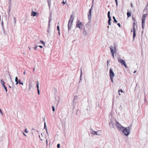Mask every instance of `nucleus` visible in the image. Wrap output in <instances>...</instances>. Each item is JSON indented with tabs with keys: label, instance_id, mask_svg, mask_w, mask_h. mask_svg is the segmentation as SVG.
<instances>
[{
	"label": "nucleus",
	"instance_id": "obj_1",
	"mask_svg": "<svg viewBox=\"0 0 148 148\" xmlns=\"http://www.w3.org/2000/svg\"><path fill=\"white\" fill-rule=\"evenodd\" d=\"M130 128L128 127H124L122 130L123 134L126 136H128L130 133Z\"/></svg>",
	"mask_w": 148,
	"mask_h": 148
},
{
	"label": "nucleus",
	"instance_id": "obj_2",
	"mask_svg": "<svg viewBox=\"0 0 148 148\" xmlns=\"http://www.w3.org/2000/svg\"><path fill=\"white\" fill-rule=\"evenodd\" d=\"M73 15H71L69 21L68 25L69 30H70L71 27L72 25V23L74 19V18L73 17Z\"/></svg>",
	"mask_w": 148,
	"mask_h": 148
},
{
	"label": "nucleus",
	"instance_id": "obj_3",
	"mask_svg": "<svg viewBox=\"0 0 148 148\" xmlns=\"http://www.w3.org/2000/svg\"><path fill=\"white\" fill-rule=\"evenodd\" d=\"M111 53H112L113 58H114V54L116 51V46L115 45L114 46L111 45L110 47Z\"/></svg>",
	"mask_w": 148,
	"mask_h": 148
},
{
	"label": "nucleus",
	"instance_id": "obj_4",
	"mask_svg": "<svg viewBox=\"0 0 148 148\" xmlns=\"http://www.w3.org/2000/svg\"><path fill=\"white\" fill-rule=\"evenodd\" d=\"M115 76V74L113 72V70L112 69H110V76L111 79V82H113V78Z\"/></svg>",
	"mask_w": 148,
	"mask_h": 148
},
{
	"label": "nucleus",
	"instance_id": "obj_5",
	"mask_svg": "<svg viewBox=\"0 0 148 148\" xmlns=\"http://www.w3.org/2000/svg\"><path fill=\"white\" fill-rule=\"evenodd\" d=\"M118 62L120 63L121 65H124L126 68H127L125 62L124 60L121 59L120 57H119L118 58Z\"/></svg>",
	"mask_w": 148,
	"mask_h": 148
},
{
	"label": "nucleus",
	"instance_id": "obj_6",
	"mask_svg": "<svg viewBox=\"0 0 148 148\" xmlns=\"http://www.w3.org/2000/svg\"><path fill=\"white\" fill-rule=\"evenodd\" d=\"M83 25L82 22H81L80 21H78L76 23V27L79 28L80 29H83L82 26Z\"/></svg>",
	"mask_w": 148,
	"mask_h": 148
},
{
	"label": "nucleus",
	"instance_id": "obj_7",
	"mask_svg": "<svg viewBox=\"0 0 148 148\" xmlns=\"http://www.w3.org/2000/svg\"><path fill=\"white\" fill-rule=\"evenodd\" d=\"M39 137L41 140H46V144L47 145L48 141L47 139H46V137L44 134H41L39 136Z\"/></svg>",
	"mask_w": 148,
	"mask_h": 148
},
{
	"label": "nucleus",
	"instance_id": "obj_8",
	"mask_svg": "<svg viewBox=\"0 0 148 148\" xmlns=\"http://www.w3.org/2000/svg\"><path fill=\"white\" fill-rule=\"evenodd\" d=\"M91 133L93 134L101 136V130H98L97 131H92Z\"/></svg>",
	"mask_w": 148,
	"mask_h": 148
},
{
	"label": "nucleus",
	"instance_id": "obj_9",
	"mask_svg": "<svg viewBox=\"0 0 148 148\" xmlns=\"http://www.w3.org/2000/svg\"><path fill=\"white\" fill-rule=\"evenodd\" d=\"M116 125L117 128L120 131H121L124 127L122 126L118 122H116Z\"/></svg>",
	"mask_w": 148,
	"mask_h": 148
},
{
	"label": "nucleus",
	"instance_id": "obj_10",
	"mask_svg": "<svg viewBox=\"0 0 148 148\" xmlns=\"http://www.w3.org/2000/svg\"><path fill=\"white\" fill-rule=\"evenodd\" d=\"M1 83L3 85V86L4 87V89H5V90L6 92H7L8 91V90L6 86L5 85V82L2 79H1L0 80Z\"/></svg>",
	"mask_w": 148,
	"mask_h": 148
},
{
	"label": "nucleus",
	"instance_id": "obj_11",
	"mask_svg": "<svg viewBox=\"0 0 148 148\" xmlns=\"http://www.w3.org/2000/svg\"><path fill=\"white\" fill-rule=\"evenodd\" d=\"M30 47L31 48L34 49L35 50H37V45H36V43H32L30 45Z\"/></svg>",
	"mask_w": 148,
	"mask_h": 148
},
{
	"label": "nucleus",
	"instance_id": "obj_12",
	"mask_svg": "<svg viewBox=\"0 0 148 148\" xmlns=\"http://www.w3.org/2000/svg\"><path fill=\"white\" fill-rule=\"evenodd\" d=\"M31 132L32 134L34 136V135H36V132L34 129L32 128V130Z\"/></svg>",
	"mask_w": 148,
	"mask_h": 148
},
{
	"label": "nucleus",
	"instance_id": "obj_13",
	"mask_svg": "<svg viewBox=\"0 0 148 148\" xmlns=\"http://www.w3.org/2000/svg\"><path fill=\"white\" fill-rule=\"evenodd\" d=\"M52 106H53L54 107L56 108L58 105V103L57 102H53V103L52 104Z\"/></svg>",
	"mask_w": 148,
	"mask_h": 148
},
{
	"label": "nucleus",
	"instance_id": "obj_14",
	"mask_svg": "<svg viewBox=\"0 0 148 148\" xmlns=\"http://www.w3.org/2000/svg\"><path fill=\"white\" fill-rule=\"evenodd\" d=\"M37 14V12H34L33 10L32 11V15L33 16H36Z\"/></svg>",
	"mask_w": 148,
	"mask_h": 148
},
{
	"label": "nucleus",
	"instance_id": "obj_15",
	"mask_svg": "<svg viewBox=\"0 0 148 148\" xmlns=\"http://www.w3.org/2000/svg\"><path fill=\"white\" fill-rule=\"evenodd\" d=\"M119 95H123L124 92H123V90H119Z\"/></svg>",
	"mask_w": 148,
	"mask_h": 148
},
{
	"label": "nucleus",
	"instance_id": "obj_16",
	"mask_svg": "<svg viewBox=\"0 0 148 148\" xmlns=\"http://www.w3.org/2000/svg\"><path fill=\"white\" fill-rule=\"evenodd\" d=\"M109 125L110 126L113 127L114 126V123L112 121H111L109 123Z\"/></svg>",
	"mask_w": 148,
	"mask_h": 148
},
{
	"label": "nucleus",
	"instance_id": "obj_17",
	"mask_svg": "<svg viewBox=\"0 0 148 148\" xmlns=\"http://www.w3.org/2000/svg\"><path fill=\"white\" fill-rule=\"evenodd\" d=\"M47 1L49 8H50L51 5V0H47Z\"/></svg>",
	"mask_w": 148,
	"mask_h": 148
},
{
	"label": "nucleus",
	"instance_id": "obj_18",
	"mask_svg": "<svg viewBox=\"0 0 148 148\" xmlns=\"http://www.w3.org/2000/svg\"><path fill=\"white\" fill-rule=\"evenodd\" d=\"M147 15V14H143L142 17V19H144L145 20L146 17Z\"/></svg>",
	"mask_w": 148,
	"mask_h": 148
},
{
	"label": "nucleus",
	"instance_id": "obj_19",
	"mask_svg": "<svg viewBox=\"0 0 148 148\" xmlns=\"http://www.w3.org/2000/svg\"><path fill=\"white\" fill-rule=\"evenodd\" d=\"M11 4H10V5L9 6V7H8V14H10V10H11Z\"/></svg>",
	"mask_w": 148,
	"mask_h": 148
},
{
	"label": "nucleus",
	"instance_id": "obj_20",
	"mask_svg": "<svg viewBox=\"0 0 148 148\" xmlns=\"http://www.w3.org/2000/svg\"><path fill=\"white\" fill-rule=\"evenodd\" d=\"M51 18L50 17L49 18V24H48V28L50 27V22L51 21Z\"/></svg>",
	"mask_w": 148,
	"mask_h": 148
},
{
	"label": "nucleus",
	"instance_id": "obj_21",
	"mask_svg": "<svg viewBox=\"0 0 148 148\" xmlns=\"http://www.w3.org/2000/svg\"><path fill=\"white\" fill-rule=\"evenodd\" d=\"M83 34H84V35L85 36H86L87 35V31H86V30H85V29L83 30Z\"/></svg>",
	"mask_w": 148,
	"mask_h": 148
},
{
	"label": "nucleus",
	"instance_id": "obj_22",
	"mask_svg": "<svg viewBox=\"0 0 148 148\" xmlns=\"http://www.w3.org/2000/svg\"><path fill=\"white\" fill-rule=\"evenodd\" d=\"M15 82H16V85L17 84H18V78L17 77H15Z\"/></svg>",
	"mask_w": 148,
	"mask_h": 148
},
{
	"label": "nucleus",
	"instance_id": "obj_23",
	"mask_svg": "<svg viewBox=\"0 0 148 148\" xmlns=\"http://www.w3.org/2000/svg\"><path fill=\"white\" fill-rule=\"evenodd\" d=\"M18 84H21L22 85H23V83L22 82H21V80L20 79H19L18 82Z\"/></svg>",
	"mask_w": 148,
	"mask_h": 148
},
{
	"label": "nucleus",
	"instance_id": "obj_24",
	"mask_svg": "<svg viewBox=\"0 0 148 148\" xmlns=\"http://www.w3.org/2000/svg\"><path fill=\"white\" fill-rule=\"evenodd\" d=\"M109 18V19H108V25H111L110 21H111V18Z\"/></svg>",
	"mask_w": 148,
	"mask_h": 148
},
{
	"label": "nucleus",
	"instance_id": "obj_25",
	"mask_svg": "<svg viewBox=\"0 0 148 148\" xmlns=\"http://www.w3.org/2000/svg\"><path fill=\"white\" fill-rule=\"evenodd\" d=\"M127 15L128 17H130L131 16V13L130 12H128L127 13Z\"/></svg>",
	"mask_w": 148,
	"mask_h": 148
},
{
	"label": "nucleus",
	"instance_id": "obj_26",
	"mask_svg": "<svg viewBox=\"0 0 148 148\" xmlns=\"http://www.w3.org/2000/svg\"><path fill=\"white\" fill-rule=\"evenodd\" d=\"M91 11H92V8H91L89 10V15H88V16L89 17V16L90 17H91Z\"/></svg>",
	"mask_w": 148,
	"mask_h": 148
},
{
	"label": "nucleus",
	"instance_id": "obj_27",
	"mask_svg": "<svg viewBox=\"0 0 148 148\" xmlns=\"http://www.w3.org/2000/svg\"><path fill=\"white\" fill-rule=\"evenodd\" d=\"M33 81L35 82H36V87L37 88V80L36 78H34V80H33Z\"/></svg>",
	"mask_w": 148,
	"mask_h": 148
},
{
	"label": "nucleus",
	"instance_id": "obj_28",
	"mask_svg": "<svg viewBox=\"0 0 148 148\" xmlns=\"http://www.w3.org/2000/svg\"><path fill=\"white\" fill-rule=\"evenodd\" d=\"M145 20L144 19H142V25H145Z\"/></svg>",
	"mask_w": 148,
	"mask_h": 148
},
{
	"label": "nucleus",
	"instance_id": "obj_29",
	"mask_svg": "<svg viewBox=\"0 0 148 148\" xmlns=\"http://www.w3.org/2000/svg\"><path fill=\"white\" fill-rule=\"evenodd\" d=\"M78 97L76 96H75L73 100L74 101H76L77 99H78Z\"/></svg>",
	"mask_w": 148,
	"mask_h": 148
},
{
	"label": "nucleus",
	"instance_id": "obj_30",
	"mask_svg": "<svg viewBox=\"0 0 148 148\" xmlns=\"http://www.w3.org/2000/svg\"><path fill=\"white\" fill-rule=\"evenodd\" d=\"M136 32H133V40H134L135 38V37L136 36Z\"/></svg>",
	"mask_w": 148,
	"mask_h": 148
},
{
	"label": "nucleus",
	"instance_id": "obj_31",
	"mask_svg": "<svg viewBox=\"0 0 148 148\" xmlns=\"http://www.w3.org/2000/svg\"><path fill=\"white\" fill-rule=\"evenodd\" d=\"M134 25L133 28V32H136V28L135 27V25H135V23H134Z\"/></svg>",
	"mask_w": 148,
	"mask_h": 148
},
{
	"label": "nucleus",
	"instance_id": "obj_32",
	"mask_svg": "<svg viewBox=\"0 0 148 148\" xmlns=\"http://www.w3.org/2000/svg\"><path fill=\"white\" fill-rule=\"evenodd\" d=\"M110 11H108V18H111L110 16Z\"/></svg>",
	"mask_w": 148,
	"mask_h": 148
},
{
	"label": "nucleus",
	"instance_id": "obj_33",
	"mask_svg": "<svg viewBox=\"0 0 148 148\" xmlns=\"http://www.w3.org/2000/svg\"><path fill=\"white\" fill-rule=\"evenodd\" d=\"M38 95H40V91L39 89V86H38Z\"/></svg>",
	"mask_w": 148,
	"mask_h": 148
},
{
	"label": "nucleus",
	"instance_id": "obj_34",
	"mask_svg": "<svg viewBox=\"0 0 148 148\" xmlns=\"http://www.w3.org/2000/svg\"><path fill=\"white\" fill-rule=\"evenodd\" d=\"M40 42L43 45H45V42L44 41H42V40H40Z\"/></svg>",
	"mask_w": 148,
	"mask_h": 148
},
{
	"label": "nucleus",
	"instance_id": "obj_35",
	"mask_svg": "<svg viewBox=\"0 0 148 148\" xmlns=\"http://www.w3.org/2000/svg\"><path fill=\"white\" fill-rule=\"evenodd\" d=\"M147 6H148V5H147L146 6L144 10V11H145V10L147 11Z\"/></svg>",
	"mask_w": 148,
	"mask_h": 148
},
{
	"label": "nucleus",
	"instance_id": "obj_36",
	"mask_svg": "<svg viewBox=\"0 0 148 148\" xmlns=\"http://www.w3.org/2000/svg\"><path fill=\"white\" fill-rule=\"evenodd\" d=\"M1 26H2V28L4 27L3 23V21L2 20V22H1Z\"/></svg>",
	"mask_w": 148,
	"mask_h": 148
},
{
	"label": "nucleus",
	"instance_id": "obj_37",
	"mask_svg": "<svg viewBox=\"0 0 148 148\" xmlns=\"http://www.w3.org/2000/svg\"><path fill=\"white\" fill-rule=\"evenodd\" d=\"M55 108L53 106H52V110L53 112H54L55 110Z\"/></svg>",
	"mask_w": 148,
	"mask_h": 148
},
{
	"label": "nucleus",
	"instance_id": "obj_38",
	"mask_svg": "<svg viewBox=\"0 0 148 148\" xmlns=\"http://www.w3.org/2000/svg\"><path fill=\"white\" fill-rule=\"evenodd\" d=\"M57 147L58 148H60V144H58L57 145Z\"/></svg>",
	"mask_w": 148,
	"mask_h": 148
},
{
	"label": "nucleus",
	"instance_id": "obj_39",
	"mask_svg": "<svg viewBox=\"0 0 148 148\" xmlns=\"http://www.w3.org/2000/svg\"><path fill=\"white\" fill-rule=\"evenodd\" d=\"M46 123L45 122L44 123V128L45 129H47V128H46Z\"/></svg>",
	"mask_w": 148,
	"mask_h": 148
},
{
	"label": "nucleus",
	"instance_id": "obj_40",
	"mask_svg": "<svg viewBox=\"0 0 148 148\" xmlns=\"http://www.w3.org/2000/svg\"><path fill=\"white\" fill-rule=\"evenodd\" d=\"M13 19L14 20V23L15 24L16 23V18H15V17H13Z\"/></svg>",
	"mask_w": 148,
	"mask_h": 148
},
{
	"label": "nucleus",
	"instance_id": "obj_41",
	"mask_svg": "<svg viewBox=\"0 0 148 148\" xmlns=\"http://www.w3.org/2000/svg\"><path fill=\"white\" fill-rule=\"evenodd\" d=\"M0 113L2 114V115H3V114L2 112V111L0 109Z\"/></svg>",
	"mask_w": 148,
	"mask_h": 148
},
{
	"label": "nucleus",
	"instance_id": "obj_42",
	"mask_svg": "<svg viewBox=\"0 0 148 148\" xmlns=\"http://www.w3.org/2000/svg\"><path fill=\"white\" fill-rule=\"evenodd\" d=\"M25 132L26 133H27L28 132V131L26 129H25Z\"/></svg>",
	"mask_w": 148,
	"mask_h": 148
},
{
	"label": "nucleus",
	"instance_id": "obj_43",
	"mask_svg": "<svg viewBox=\"0 0 148 148\" xmlns=\"http://www.w3.org/2000/svg\"><path fill=\"white\" fill-rule=\"evenodd\" d=\"M57 29H58V31H60V28H59V26H58L57 27Z\"/></svg>",
	"mask_w": 148,
	"mask_h": 148
},
{
	"label": "nucleus",
	"instance_id": "obj_44",
	"mask_svg": "<svg viewBox=\"0 0 148 148\" xmlns=\"http://www.w3.org/2000/svg\"><path fill=\"white\" fill-rule=\"evenodd\" d=\"M117 25L119 26L120 27H121V25H120V23H118L117 24Z\"/></svg>",
	"mask_w": 148,
	"mask_h": 148
},
{
	"label": "nucleus",
	"instance_id": "obj_45",
	"mask_svg": "<svg viewBox=\"0 0 148 148\" xmlns=\"http://www.w3.org/2000/svg\"><path fill=\"white\" fill-rule=\"evenodd\" d=\"M9 3V4H11V0H9V2H8Z\"/></svg>",
	"mask_w": 148,
	"mask_h": 148
},
{
	"label": "nucleus",
	"instance_id": "obj_46",
	"mask_svg": "<svg viewBox=\"0 0 148 148\" xmlns=\"http://www.w3.org/2000/svg\"><path fill=\"white\" fill-rule=\"evenodd\" d=\"M114 22H115V23H116L117 22V20L115 19H114Z\"/></svg>",
	"mask_w": 148,
	"mask_h": 148
},
{
	"label": "nucleus",
	"instance_id": "obj_47",
	"mask_svg": "<svg viewBox=\"0 0 148 148\" xmlns=\"http://www.w3.org/2000/svg\"><path fill=\"white\" fill-rule=\"evenodd\" d=\"M49 28H48V29L47 30V32L49 33H50V31L49 30Z\"/></svg>",
	"mask_w": 148,
	"mask_h": 148
},
{
	"label": "nucleus",
	"instance_id": "obj_48",
	"mask_svg": "<svg viewBox=\"0 0 148 148\" xmlns=\"http://www.w3.org/2000/svg\"><path fill=\"white\" fill-rule=\"evenodd\" d=\"M144 25H142V27L143 29H144Z\"/></svg>",
	"mask_w": 148,
	"mask_h": 148
},
{
	"label": "nucleus",
	"instance_id": "obj_49",
	"mask_svg": "<svg viewBox=\"0 0 148 148\" xmlns=\"http://www.w3.org/2000/svg\"><path fill=\"white\" fill-rule=\"evenodd\" d=\"M38 47H40L41 48H42L43 47L42 46H41V45H39V46H38Z\"/></svg>",
	"mask_w": 148,
	"mask_h": 148
},
{
	"label": "nucleus",
	"instance_id": "obj_50",
	"mask_svg": "<svg viewBox=\"0 0 148 148\" xmlns=\"http://www.w3.org/2000/svg\"><path fill=\"white\" fill-rule=\"evenodd\" d=\"M131 7L132 8H133V5L132 3H131Z\"/></svg>",
	"mask_w": 148,
	"mask_h": 148
},
{
	"label": "nucleus",
	"instance_id": "obj_51",
	"mask_svg": "<svg viewBox=\"0 0 148 148\" xmlns=\"http://www.w3.org/2000/svg\"><path fill=\"white\" fill-rule=\"evenodd\" d=\"M62 3L63 4H65L66 3V2L63 1L62 2Z\"/></svg>",
	"mask_w": 148,
	"mask_h": 148
},
{
	"label": "nucleus",
	"instance_id": "obj_52",
	"mask_svg": "<svg viewBox=\"0 0 148 148\" xmlns=\"http://www.w3.org/2000/svg\"><path fill=\"white\" fill-rule=\"evenodd\" d=\"M23 134L24 136H26V135L25 134V133H24V132H23Z\"/></svg>",
	"mask_w": 148,
	"mask_h": 148
},
{
	"label": "nucleus",
	"instance_id": "obj_53",
	"mask_svg": "<svg viewBox=\"0 0 148 148\" xmlns=\"http://www.w3.org/2000/svg\"><path fill=\"white\" fill-rule=\"evenodd\" d=\"M113 19H114H114H116V18H115V17H114V16H113Z\"/></svg>",
	"mask_w": 148,
	"mask_h": 148
},
{
	"label": "nucleus",
	"instance_id": "obj_54",
	"mask_svg": "<svg viewBox=\"0 0 148 148\" xmlns=\"http://www.w3.org/2000/svg\"><path fill=\"white\" fill-rule=\"evenodd\" d=\"M116 5L117 6V5H118V2H117V1H116Z\"/></svg>",
	"mask_w": 148,
	"mask_h": 148
},
{
	"label": "nucleus",
	"instance_id": "obj_55",
	"mask_svg": "<svg viewBox=\"0 0 148 148\" xmlns=\"http://www.w3.org/2000/svg\"><path fill=\"white\" fill-rule=\"evenodd\" d=\"M29 49L30 50H31V48L30 47V46L29 47Z\"/></svg>",
	"mask_w": 148,
	"mask_h": 148
},
{
	"label": "nucleus",
	"instance_id": "obj_56",
	"mask_svg": "<svg viewBox=\"0 0 148 148\" xmlns=\"http://www.w3.org/2000/svg\"><path fill=\"white\" fill-rule=\"evenodd\" d=\"M8 87H9V88H11V86H10L9 85V86H8Z\"/></svg>",
	"mask_w": 148,
	"mask_h": 148
},
{
	"label": "nucleus",
	"instance_id": "obj_57",
	"mask_svg": "<svg viewBox=\"0 0 148 148\" xmlns=\"http://www.w3.org/2000/svg\"><path fill=\"white\" fill-rule=\"evenodd\" d=\"M30 86H31V84H30V82L29 83V88H30Z\"/></svg>",
	"mask_w": 148,
	"mask_h": 148
},
{
	"label": "nucleus",
	"instance_id": "obj_58",
	"mask_svg": "<svg viewBox=\"0 0 148 148\" xmlns=\"http://www.w3.org/2000/svg\"><path fill=\"white\" fill-rule=\"evenodd\" d=\"M33 71H34L35 70V68H34L33 69Z\"/></svg>",
	"mask_w": 148,
	"mask_h": 148
},
{
	"label": "nucleus",
	"instance_id": "obj_59",
	"mask_svg": "<svg viewBox=\"0 0 148 148\" xmlns=\"http://www.w3.org/2000/svg\"><path fill=\"white\" fill-rule=\"evenodd\" d=\"M25 71H24V72H23V74H24V75H25Z\"/></svg>",
	"mask_w": 148,
	"mask_h": 148
},
{
	"label": "nucleus",
	"instance_id": "obj_60",
	"mask_svg": "<svg viewBox=\"0 0 148 148\" xmlns=\"http://www.w3.org/2000/svg\"><path fill=\"white\" fill-rule=\"evenodd\" d=\"M58 34H59V35H60V31H59V32H58Z\"/></svg>",
	"mask_w": 148,
	"mask_h": 148
},
{
	"label": "nucleus",
	"instance_id": "obj_61",
	"mask_svg": "<svg viewBox=\"0 0 148 148\" xmlns=\"http://www.w3.org/2000/svg\"><path fill=\"white\" fill-rule=\"evenodd\" d=\"M136 71H135L134 72V73H136Z\"/></svg>",
	"mask_w": 148,
	"mask_h": 148
},
{
	"label": "nucleus",
	"instance_id": "obj_62",
	"mask_svg": "<svg viewBox=\"0 0 148 148\" xmlns=\"http://www.w3.org/2000/svg\"><path fill=\"white\" fill-rule=\"evenodd\" d=\"M115 0V1L116 2V1H117V0Z\"/></svg>",
	"mask_w": 148,
	"mask_h": 148
},
{
	"label": "nucleus",
	"instance_id": "obj_63",
	"mask_svg": "<svg viewBox=\"0 0 148 148\" xmlns=\"http://www.w3.org/2000/svg\"><path fill=\"white\" fill-rule=\"evenodd\" d=\"M1 16L0 15V20H1Z\"/></svg>",
	"mask_w": 148,
	"mask_h": 148
},
{
	"label": "nucleus",
	"instance_id": "obj_64",
	"mask_svg": "<svg viewBox=\"0 0 148 148\" xmlns=\"http://www.w3.org/2000/svg\"><path fill=\"white\" fill-rule=\"evenodd\" d=\"M107 62H108H108H109L108 60V61H107Z\"/></svg>",
	"mask_w": 148,
	"mask_h": 148
}]
</instances>
